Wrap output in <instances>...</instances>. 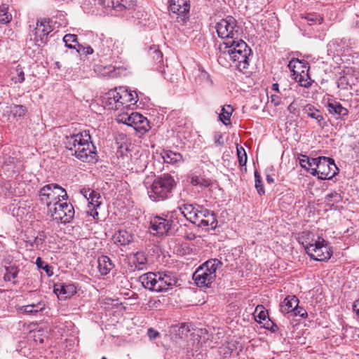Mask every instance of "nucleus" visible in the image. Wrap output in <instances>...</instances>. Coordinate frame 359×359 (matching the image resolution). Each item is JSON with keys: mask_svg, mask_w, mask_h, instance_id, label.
<instances>
[{"mask_svg": "<svg viewBox=\"0 0 359 359\" xmlns=\"http://www.w3.org/2000/svg\"><path fill=\"white\" fill-rule=\"evenodd\" d=\"M66 148L79 160L86 163L97 161L96 148L91 141L89 131L84 130L76 135L66 137Z\"/></svg>", "mask_w": 359, "mask_h": 359, "instance_id": "1", "label": "nucleus"}, {"mask_svg": "<svg viewBox=\"0 0 359 359\" xmlns=\"http://www.w3.org/2000/svg\"><path fill=\"white\" fill-rule=\"evenodd\" d=\"M139 280L144 288L158 292L172 289L177 282L176 277L170 273L152 272L142 274Z\"/></svg>", "mask_w": 359, "mask_h": 359, "instance_id": "2", "label": "nucleus"}, {"mask_svg": "<svg viewBox=\"0 0 359 359\" xmlns=\"http://www.w3.org/2000/svg\"><path fill=\"white\" fill-rule=\"evenodd\" d=\"M222 263L217 259H211L199 266L193 274V280L198 287H209L215 280L217 270Z\"/></svg>", "mask_w": 359, "mask_h": 359, "instance_id": "3", "label": "nucleus"}, {"mask_svg": "<svg viewBox=\"0 0 359 359\" xmlns=\"http://www.w3.org/2000/svg\"><path fill=\"white\" fill-rule=\"evenodd\" d=\"M175 187V182L171 175L165 174L158 177L148 189L149 197L154 201H163L169 197Z\"/></svg>", "mask_w": 359, "mask_h": 359, "instance_id": "4", "label": "nucleus"}, {"mask_svg": "<svg viewBox=\"0 0 359 359\" xmlns=\"http://www.w3.org/2000/svg\"><path fill=\"white\" fill-rule=\"evenodd\" d=\"M238 50L236 52H232L231 49L223 50V56L219 55V62L222 63V59L229 60L232 62L231 65L235 66L240 71H243L248 67L249 56L251 53V50L248 47L246 43L243 40L238 41Z\"/></svg>", "mask_w": 359, "mask_h": 359, "instance_id": "5", "label": "nucleus"}, {"mask_svg": "<svg viewBox=\"0 0 359 359\" xmlns=\"http://www.w3.org/2000/svg\"><path fill=\"white\" fill-rule=\"evenodd\" d=\"M40 201L47 206L48 210L50 206L55 205L61 200H67V194L65 189L57 184H50L43 187L39 191Z\"/></svg>", "mask_w": 359, "mask_h": 359, "instance_id": "6", "label": "nucleus"}, {"mask_svg": "<svg viewBox=\"0 0 359 359\" xmlns=\"http://www.w3.org/2000/svg\"><path fill=\"white\" fill-rule=\"evenodd\" d=\"M304 248L308 255L316 261L328 260L332 255V251L327 241L319 236L317 238H313L310 243H306Z\"/></svg>", "mask_w": 359, "mask_h": 359, "instance_id": "7", "label": "nucleus"}, {"mask_svg": "<svg viewBox=\"0 0 359 359\" xmlns=\"http://www.w3.org/2000/svg\"><path fill=\"white\" fill-rule=\"evenodd\" d=\"M118 123L126 124L134 128L138 133L144 134L147 132L149 128V123L146 117L137 112H123L119 114L116 117Z\"/></svg>", "mask_w": 359, "mask_h": 359, "instance_id": "8", "label": "nucleus"}, {"mask_svg": "<svg viewBox=\"0 0 359 359\" xmlns=\"http://www.w3.org/2000/svg\"><path fill=\"white\" fill-rule=\"evenodd\" d=\"M338 168L332 158L320 156L317 158L315 168H312L311 174L320 180L332 179L337 172Z\"/></svg>", "mask_w": 359, "mask_h": 359, "instance_id": "9", "label": "nucleus"}, {"mask_svg": "<svg viewBox=\"0 0 359 359\" xmlns=\"http://www.w3.org/2000/svg\"><path fill=\"white\" fill-rule=\"evenodd\" d=\"M218 36L224 41L230 39H238L241 29L237 25L236 19L232 16H227L221 20L215 26Z\"/></svg>", "mask_w": 359, "mask_h": 359, "instance_id": "10", "label": "nucleus"}, {"mask_svg": "<svg viewBox=\"0 0 359 359\" xmlns=\"http://www.w3.org/2000/svg\"><path fill=\"white\" fill-rule=\"evenodd\" d=\"M67 200H61L54 206H50L48 210L54 220L61 223H69L74 218V209L73 205L67 203Z\"/></svg>", "mask_w": 359, "mask_h": 359, "instance_id": "11", "label": "nucleus"}, {"mask_svg": "<svg viewBox=\"0 0 359 359\" xmlns=\"http://www.w3.org/2000/svg\"><path fill=\"white\" fill-rule=\"evenodd\" d=\"M126 45L123 39H114L105 37L101 39V45L99 48V54L101 56H116L123 54Z\"/></svg>", "mask_w": 359, "mask_h": 359, "instance_id": "12", "label": "nucleus"}, {"mask_svg": "<svg viewBox=\"0 0 359 359\" xmlns=\"http://www.w3.org/2000/svg\"><path fill=\"white\" fill-rule=\"evenodd\" d=\"M194 224L208 231L210 229H215L217 227V220L216 219V216L212 212L201 207L200 209H198V212Z\"/></svg>", "mask_w": 359, "mask_h": 359, "instance_id": "13", "label": "nucleus"}, {"mask_svg": "<svg viewBox=\"0 0 359 359\" xmlns=\"http://www.w3.org/2000/svg\"><path fill=\"white\" fill-rule=\"evenodd\" d=\"M81 193L88 201V210L87 213L95 219H98L99 214L97 209L99 208L101 205V201H100L101 198L100 194L90 189L82 190Z\"/></svg>", "mask_w": 359, "mask_h": 359, "instance_id": "14", "label": "nucleus"}, {"mask_svg": "<svg viewBox=\"0 0 359 359\" xmlns=\"http://www.w3.org/2000/svg\"><path fill=\"white\" fill-rule=\"evenodd\" d=\"M169 10L180 18L178 21H184L189 17L190 10L189 0H170Z\"/></svg>", "mask_w": 359, "mask_h": 359, "instance_id": "15", "label": "nucleus"}, {"mask_svg": "<svg viewBox=\"0 0 359 359\" xmlns=\"http://www.w3.org/2000/svg\"><path fill=\"white\" fill-rule=\"evenodd\" d=\"M118 102L120 104V110L128 109L130 105H133L137 102V94L135 91L128 90L124 87L117 88Z\"/></svg>", "mask_w": 359, "mask_h": 359, "instance_id": "16", "label": "nucleus"}, {"mask_svg": "<svg viewBox=\"0 0 359 359\" xmlns=\"http://www.w3.org/2000/svg\"><path fill=\"white\" fill-rule=\"evenodd\" d=\"M151 229L154 234L158 236L167 235L171 229L172 221L161 217H154L151 222Z\"/></svg>", "mask_w": 359, "mask_h": 359, "instance_id": "17", "label": "nucleus"}, {"mask_svg": "<svg viewBox=\"0 0 359 359\" xmlns=\"http://www.w3.org/2000/svg\"><path fill=\"white\" fill-rule=\"evenodd\" d=\"M118 100L117 88L110 90L104 97V103L109 109L119 110Z\"/></svg>", "mask_w": 359, "mask_h": 359, "instance_id": "18", "label": "nucleus"}, {"mask_svg": "<svg viewBox=\"0 0 359 359\" xmlns=\"http://www.w3.org/2000/svg\"><path fill=\"white\" fill-rule=\"evenodd\" d=\"M54 292L62 299H66L76 292V287L73 284L55 285Z\"/></svg>", "mask_w": 359, "mask_h": 359, "instance_id": "19", "label": "nucleus"}, {"mask_svg": "<svg viewBox=\"0 0 359 359\" xmlns=\"http://www.w3.org/2000/svg\"><path fill=\"white\" fill-rule=\"evenodd\" d=\"M290 70L293 73V76L302 74L303 72H309V67L308 63L304 60H299V59H292L288 64Z\"/></svg>", "mask_w": 359, "mask_h": 359, "instance_id": "20", "label": "nucleus"}, {"mask_svg": "<svg viewBox=\"0 0 359 359\" xmlns=\"http://www.w3.org/2000/svg\"><path fill=\"white\" fill-rule=\"evenodd\" d=\"M112 239L117 245H126L133 241V235L126 230L121 229L114 233Z\"/></svg>", "mask_w": 359, "mask_h": 359, "instance_id": "21", "label": "nucleus"}, {"mask_svg": "<svg viewBox=\"0 0 359 359\" xmlns=\"http://www.w3.org/2000/svg\"><path fill=\"white\" fill-rule=\"evenodd\" d=\"M52 32L51 26L50 25V22L47 20H41V21H38L36 23V27L35 28V34L37 37L40 38L41 42L44 41V37L48 36V34Z\"/></svg>", "mask_w": 359, "mask_h": 359, "instance_id": "22", "label": "nucleus"}, {"mask_svg": "<svg viewBox=\"0 0 359 359\" xmlns=\"http://www.w3.org/2000/svg\"><path fill=\"white\" fill-rule=\"evenodd\" d=\"M299 299L295 296H287L280 304V311L283 313H288L294 310H297Z\"/></svg>", "mask_w": 359, "mask_h": 359, "instance_id": "23", "label": "nucleus"}, {"mask_svg": "<svg viewBox=\"0 0 359 359\" xmlns=\"http://www.w3.org/2000/svg\"><path fill=\"white\" fill-rule=\"evenodd\" d=\"M97 269L101 275L105 276L114 269V264L107 256H101L97 259Z\"/></svg>", "mask_w": 359, "mask_h": 359, "instance_id": "24", "label": "nucleus"}, {"mask_svg": "<svg viewBox=\"0 0 359 359\" xmlns=\"http://www.w3.org/2000/svg\"><path fill=\"white\" fill-rule=\"evenodd\" d=\"M304 113L307 114L308 116L316 120L318 126L323 128L325 127V122L323 114L318 109L314 108L311 104H307L304 107Z\"/></svg>", "mask_w": 359, "mask_h": 359, "instance_id": "25", "label": "nucleus"}, {"mask_svg": "<svg viewBox=\"0 0 359 359\" xmlns=\"http://www.w3.org/2000/svg\"><path fill=\"white\" fill-rule=\"evenodd\" d=\"M327 110L333 116H338L339 118H344L348 115V111L338 102H328Z\"/></svg>", "mask_w": 359, "mask_h": 359, "instance_id": "26", "label": "nucleus"}, {"mask_svg": "<svg viewBox=\"0 0 359 359\" xmlns=\"http://www.w3.org/2000/svg\"><path fill=\"white\" fill-rule=\"evenodd\" d=\"M200 208L201 206L194 207L191 204H184L179 207V210L187 220L194 224Z\"/></svg>", "mask_w": 359, "mask_h": 359, "instance_id": "27", "label": "nucleus"}, {"mask_svg": "<svg viewBox=\"0 0 359 359\" xmlns=\"http://www.w3.org/2000/svg\"><path fill=\"white\" fill-rule=\"evenodd\" d=\"M161 156L165 163L175 164L183 161V157L180 153L172 151H163Z\"/></svg>", "mask_w": 359, "mask_h": 359, "instance_id": "28", "label": "nucleus"}, {"mask_svg": "<svg viewBox=\"0 0 359 359\" xmlns=\"http://www.w3.org/2000/svg\"><path fill=\"white\" fill-rule=\"evenodd\" d=\"M233 111V107L231 105H224L222 109V113L219 114V117L220 121L226 126L231 123V116Z\"/></svg>", "mask_w": 359, "mask_h": 359, "instance_id": "29", "label": "nucleus"}, {"mask_svg": "<svg viewBox=\"0 0 359 359\" xmlns=\"http://www.w3.org/2000/svg\"><path fill=\"white\" fill-rule=\"evenodd\" d=\"M239 40L238 39H230L224 41L219 46V49L222 51L221 55L223 56V50H226L227 49H231L233 53L238 50V46Z\"/></svg>", "mask_w": 359, "mask_h": 359, "instance_id": "30", "label": "nucleus"}, {"mask_svg": "<svg viewBox=\"0 0 359 359\" xmlns=\"http://www.w3.org/2000/svg\"><path fill=\"white\" fill-rule=\"evenodd\" d=\"M135 267L138 269H142L144 266L147 262V259L144 252H137L134 255L133 260Z\"/></svg>", "mask_w": 359, "mask_h": 359, "instance_id": "31", "label": "nucleus"}, {"mask_svg": "<svg viewBox=\"0 0 359 359\" xmlns=\"http://www.w3.org/2000/svg\"><path fill=\"white\" fill-rule=\"evenodd\" d=\"M257 322L262 323L268 316V312L262 305H258L253 313Z\"/></svg>", "mask_w": 359, "mask_h": 359, "instance_id": "32", "label": "nucleus"}, {"mask_svg": "<svg viewBox=\"0 0 359 359\" xmlns=\"http://www.w3.org/2000/svg\"><path fill=\"white\" fill-rule=\"evenodd\" d=\"M294 79L299 83L301 86L309 88L311 86L312 81L309 77L308 72H303L294 76Z\"/></svg>", "mask_w": 359, "mask_h": 359, "instance_id": "33", "label": "nucleus"}, {"mask_svg": "<svg viewBox=\"0 0 359 359\" xmlns=\"http://www.w3.org/2000/svg\"><path fill=\"white\" fill-rule=\"evenodd\" d=\"M316 161L317 158H309L308 156H304L303 158L300 159V165L302 168L311 172L312 168H315Z\"/></svg>", "mask_w": 359, "mask_h": 359, "instance_id": "34", "label": "nucleus"}, {"mask_svg": "<svg viewBox=\"0 0 359 359\" xmlns=\"http://www.w3.org/2000/svg\"><path fill=\"white\" fill-rule=\"evenodd\" d=\"M45 304L43 302H39L36 304H29L21 308V310L26 313H36L43 310Z\"/></svg>", "mask_w": 359, "mask_h": 359, "instance_id": "35", "label": "nucleus"}, {"mask_svg": "<svg viewBox=\"0 0 359 359\" xmlns=\"http://www.w3.org/2000/svg\"><path fill=\"white\" fill-rule=\"evenodd\" d=\"M8 9L6 5L3 4L0 6V24H6L11 20L12 15L8 13Z\"/></svg>", "mask_w": 359, "mask_h": 359, "instance_id": "36", "label": "nucleus"}, {"mask_svg": "<svg viewBox=\"0 0 359 359\" xmlns=\"http://www.w3.org/2000/svg\"><path fill=\"white\" fill-rule=\"evenodd\" d=\"M27 109L22 105H15L11 109V113L15 118H21L25 115Z\"/></svg>", "mask_w": 359, "mask_h": 359, "instance_id": "37", "label": "nucleus"}, {"mask_svg": "<svg viewBox=\"0 0 359 359\" xmlns=\"http://www.w3.org/2000/svg\"><path fill=\"white\" fill-rule=\"evenodd\" d=\"M18 271L17 268L11 266L6 269V273L4 274V279L7 281H14V279L17 277Z\"/></svg>", "mask_w": 359, "mask_h": 359, "instance_id": "38", "label": "nucleus"}, {"mask_svg": "<svg viewBox=\"0 0 359 359\" xmlns=\"http://www.w3.org/2000/svg\"><path fill=\"white\" fill-rule=\"evenodd\" d=\"M341 200V195L336 191H333L327 194L325 197V201L330 205H333L334 203H338Z\"/></svg>", "mask_w": 359, "mask_h": 359, "instance_id": "39", "label": "nucleus"}, {"mask_svg": "<svg viewBox=\"0 0 359 359\" xmlns=\"http://www.w3.org/2000/svg\"><path fill=\"white\" fill-rule=\"evenodd\" d=\"M15 72L17 73V75L12 78V81L15 83H22L25 81V74L22 70V68L20 65H18L16 67Z\"/></svg>", "mask_w": 359, "mask_h": 359, "instance_id": "40", "label": "nucleus"}, {"mask_svg": "<svg viewBox=\"0 0 359 359\" xmlns=\"http://www.w3.org/2000/svg\"><path fill=\"white\" fill-rule=\"evenodd\" d=\"M120 11L123 9H132L136 6V1L135 0H120Z\"/></svg>", "mask_w": 359, "mask_h": 359, "instance_id": "41", "label": "nucleus"}, {"mask_svg": "<svg viewBox=\"0 0 359 359\" xmlns=\"http://www.w3.org/2000/svg\"><path fill=\"white\" fill-rule=\"evenodd\" d=\"M237 154L240 165H245L247 162V155L245 154L244 149L243 147L237 148Z\"/></svg>", "mask_w": 359, "mask_h": 359, "instance_id": "42", "label": "nucleus"}, {"mask_svg": "<svg viewBox=\"0 0 359 359\" xmlns=\"http://www.w3.org/2000/svg\"><path fill=\"white\" fill-rule=\"evenodd\" d=\"M63 41L67 47L72 48H73V46L70 44V43L76 42L77 36L76 34H66L63 37Z\"/></svg>", "mask_w": 359, "mask_h": 359, "instance_id": "43", "label": "nucleus"}, {"mask_svg": "<svg viewBox=\"0 0 359 359\" xmlns=\"http://www.w3.org/2000/svg\"><path fill=\"white\" fill-rule=\"evenodd\" d=\"M36 264L39 268L45 270L48 276H51L53 274L52 271H50V267L44 262H43L40 257L36 259Z\"/></svg>", "mask_w": 359, "mask_h": 359, "instance_id": "44", "label": "nucleus"}, {"mask_svg": "<svg viewBox=\"0 0 359 359\" xmlns=\"http://www.w3.org/2000/svg\"><path fill=\"white\" fill-rule=\"evenodd\" d=\"M305 19L307 20L309 25H311L313 22H318L320 24L322 22L323 18L320 17V15L317 14H308Z\"/></svg>", "mask_w": 359, "mask_h": 359, "instance_id": "45", "label": "nucleus"}, {"mask_svg": "<svg viewBox=\"0 0 359 359\" xmlns=\"http://www.w3.org/2000/svg\"><path fill=\"white\" fill-rule=\"evenodd\" d=\"M149 54L152 56L154 60H157L159 62L162 61L163 54L158 49L156 48H151L150 49Z\"/></svg>", "mask_w": 359, "mask_h": 359, "instance_id": "46", "label": "nucleus"}, {"mask_svg": "<svg viewBox=\"0 0 359 359\" xmlns=\"http://www.w3.org/2000/svg\"><path fill=\"white\" fill-rule=\"evenodd\" d=\"M107 2L108 7H112L114 9L120 11L121 2L120 0H104Z\"/></svg>", "mask_w": 359, "mask_h": 359, "instance_id": "47", "label": "nucleus"}, {"mask_svg": "<svg viewBox=\"0 0 359 359\" xmlns=\"http://www.w3.org/2000/svg\"><path fill=\"white\" fill-rule=\"evenodd\" d=\"M178 329V334L182 335H186L189 331V327L184 324H181L180 325H177L175 327V329Z\"/></svg>", "mask_w": 359, "mask_h": 359, "instance_id": "48", "label": "nucleus"}, {"mask_svg": "<svg viewBox=\"0 0 359 359\" xmlns=\"http://www.w3.org/2000/svg\"><path fill=\"white\" fill-rule=\"evenodd\" d=\"M148 336L151 340L156 339L159 336V332L152 328L148 330Z\"/></svg>", "mask_w": 359, "mask_h": 359, "instance_id": "49", "label": "nucleus"}, {"mask_svg": "<svg viewBox=\"0 0 359 359\" xmlns=\"http://www.w3.org/2000/svg\"><path fill=\"white\" fill-rule=\"evenodd\" d=\"M271 102L274 104V106H278L280 103V98L278 95H271Z\"/></svg>", "mask_w": 359, "mask_h": 359, "instance_id": "50", "label": "nucleus"}, {"mask_svg": "<svg viewBox=\"0 0 359 359\" xmlns=\"http://www.w3.org/2000/svg\"><path fill=\"white\" fill-rule=\"evenodd\" d=\"M292 312H294V316H300L302 317L307 316V313L303 309H299L298 307L297 310H294Z\"/></svg>", "mask_w": 359, "mask_h": 359, "instance_id": "51", "label": "nucleus"}, {"mask_svg": "<svg viewBox=\"0 0 359 359\" xmlns=\"http://www.w3.org/2000/svg\"><path fill=\"white\" fill-rule=\"evenodd\" d=\"M215 142L218 145H222L224 144L222 135L221 134H216L215 136Z\"/></svg>", "mask_w": 359, "mask_h": 359, "instance_id": "52", "label": "nucleus"}, {"mask_svg": "<svg viewBox=\"0 0 359 359\" xmlns=\"http://www.w3.org/2000/svg\"><path fill=\"white\" fill-rule=\"evenodd\" d=\"M211 184H212V182L210 180L201 178V182L200 186L208 187L210 186Z\"/></svg>", "mask_w": 359, "mask_h": 359, "instance_id": "53", "label": "nucleus"}, {"mask_svg": "<svg viewBox=\"0 0 359 359\" xmlns=\"http://www.w3.org/2000/svg\"><path fill=\"white\" fill-rule=\"evenodd\" d=\"M255 187L257 190V192L259 193V195H262V194H264V188L262 187V182L261 183H257L256 184L255 183Z\"/></svg>", "mask_w": 359, "mask_h": 359, "instance_id": "54", "label": "nucleus"}, {"mask_svg": "<svg viewBox=\"0 0 359 359\" xmlns=\"http://www.w3.org/2000/svg\"><path fill=\"white\" fill-rule=\"evenodd\" d=\"M201 182V178H199L198 177H192L191 179V184L194 186L200 185Z\"/></svg>", "mask_w": 359, "mask_h": 359, "instance_id": "55", "label": "nucleus"}, {"mask_svg": "<svg viewBox=\"0 0 359 359\" xmlns=\"http://www.w3.org/2000/svg\"><path fill=\"white\" fill-rule=\"evenodd\" d=\"M353 311L359 318V299L355 302L353 304Z\"/></svg>", "mask_w": 359, "mask_h": 359, "instance_id": "56", "label": "nucleus"}, {"mask_svg": "<svg viewBox=\"0 0 359 359\" xmlns=\"http://www.w3.org/2000/svg\"><path fill=\"white\" fill-rule=\"evenodd\" d=\"M255 180L256 184L261 183V177L257 171L255 172Z\"/></svg>", "mask_w": 359, "mask_h": 359, "instance_id": "57", "label": "nucleus"}, {"mask_svg": "<svg viewBox=\"0 0 359 359\" xmlns=\"http://www.w3.org/2000/svg\"><path fill=\"white\" fill-rule=\"evenodd\" d=\"M83 51H84L85 53H86L88 55H90V54H92L93 53V49L90 46H87V47L83 48Z\"/></svg>", "mask_w": 359, "mask_h": 359, "instance_id": "58", "label": "nucleus"}, {"mask_svg": "<svg viewBox=\"0 0 359 359\" xmlns=\"http://www.w3.org/2000/svg\"><path fill=\"white\" fill-rule=\"evenodd\" d=\"M287 109L290 112H292L294 113V109H295V107L294 106V103H291L288 107H287Z\"/></svg>", "mask_w": 359, "mask_h": 359, "instance_id": "59", "label": "nucleus"}, {"mask_svg": "<svg viewBox=\"0 0 359 359\" xmlns=\"http://www.w3.org/2000/svg\"><path fill=\"white\" fill-rule=\"evenodd\" d=\"M278 87H279V86H278V83H274V84H273L272 88H273V90L277 91V92L279 93Z\"/></svg>", "mask_w": 359, "mask_h": 359, "instance_id": "60", "label": "nucleus"}, {"mask_svg": "<svg viewBox=\"0 0 359 359\" xmlns=\"http://www.w3.org/2000/svg\"><path fill=\"white\" fill-rule=\"evenodd\" d=\"M266 181L269 182V183H272L273 182V179L271 177V175H267L266 176Z\"/></svg>", "mask_w": 359, "mask_h": 359, "instance_id": "61", "label": "nucleus"}, {"mask_svg": "<svg viewBox=\"0 0 359 359\" xmlns=\"http://www.w3.org/2000/svg\"><path fill=\"white\" fill-rule=\"evenodd\" d=\"M275 327L277 328V326L273 325V327L271 328L273 332H275L276 330V329H275Z\"/></svg>", "mask_w": 359, "mask_h": 359, "instance_id": "62", "label": "nucleus"}, {"mask_svg": "<svg viewBox=\"0 0 359 359\" xmlns=\"http://www.w3.org/2000/svg\"><path fill=\"white\" fill-rule=\"evenodd\" d=\"M102 359H107L106 358L103 357Z\"/></svg>", "mask_w": 359, "mask_h": 359, "instance_id": "63", "label": "nucleus"}]
</instances>
